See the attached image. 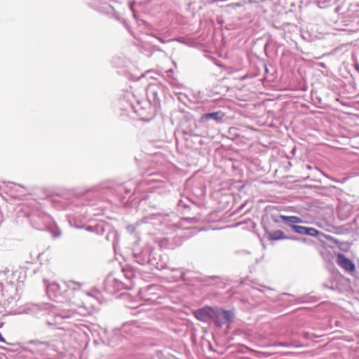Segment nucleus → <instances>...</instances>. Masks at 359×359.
Instances as JSON below:
<instances>
[{"label":"nucleus","instance_id":"f257e3e1","mask_svg":"<svg viewBox=\"0 0 359 359\" xmlns=\"http://www.w3.org/2000/svg\"><path fill=\"white\" fill-rule=\"evenodd\" d=\"M234 318V313L231 311L219 308L213 309L211 320L217 327L230 323Z\"/></svg>","mask_w":359,"mask_h":359},{"label":"nucleus","instance_id":"f03ea898","mask_svg":"<svg viewBox=\"0 0 359 359\" xmlns=\"http://www.w3.org/2000/svg\"><path fill=\"white\" fill-rule=\"evenodd\" d=\"M213 308L205 306L196 310L194 313L196 318L200 321L208 323L212 319Z\"/></svg>","mask_w":359,"mask_h":359},{"label":"nucleus","instance_id":"7ed1b4c3","mask_svg":"<svg viewBox=\"0 0 359 359\" xmlns=\"http://www.w3.org/2000/svg\"><path fill=\"white\" fill-rule=\"evenodd\" d=\"M224 117V114L221 111H215V112H211V113H206L201 116L199 122L205 124L210 120H213L216 123H220L222 121L223 118Z\"/></svg>","mask_w":359,"mask_h":359},{"label":"nucleus","instance_id":"20e7f679","mask_svg":"<svg viewBox=\"0 0 359 359\" xmlns=\"http://www.w3.org/2000/svg\"><path fill=\"white\" fill-rule=\"evenodd\" d=\"M290 227L295 233L299 235H309L316 237L319 234V231L312 227H306L296 224H292Z\"/></svg>","mask_w":359,"mask_h":359},{"label":"nucleus","instance_id":"39448f33","mask_svg":"<svg viewBox=\"0 0 359 359\" xmlns=\"http://www.w3.org/2000/svg\"><path fill=\"white\" fill-rule=\"evenodd\" d=\"M337 262L339 266L344 268L347 271H352L355 269L354 264L346 258L344 255L339 254L337 257Z\"/></svg>","mask_w":359,"mask_h":359},{"label":"nucleus","instance_id":"423d86ee","mask_svg":"<svg viewBox=\"0 0 359 359\" xmlns=\"http://www.w3.org/2000/svg\"><path fill=\"white\" fill-rule=\"evenodd\" d=\"M266 234L268 239L271 241L285 240L288 238V237H287L285 233L281 230H277L273 232L267 231Z\"/></svg>","mask_w":359,"mask_h":359},{"label":"nucleus","instance_id":"0eeeda50","mask_svg":"<svg viewBox=\"0 0 359 359\" xmlns=\"http://www.w3.org/2000/svg\"><path fill=\"white\" fill-rule=\"evenodd\" d=\"M280 218H281L285 223L290 224V226L292 224H295L302 222V219L297 216H287V215H280Z\"/></svg>","mask_w":359,"mask_h":359},{"label":"nucleus","instance_id":"6e6552de","mask_svg":"<svg viewBox=\"0 0 359 359\" xmlns=\"http://www.w3.org/2000/svg\"><path fill=\"white\" fill-rule=\"evenodd\" d=\"M128 230L130 231V232H133L135 229V226H133V225H130L127 227Z\"/></svg>","mask_w":359,"mask_h":359},{"label":"nucleus","instance_id":"1a4fd4ad","mask_svg":"<svg viewBox=\"0 0 359 359\" xmlns=\"http://www.w3.org/2000/svg\"><path fill=\"white\" fill-rule=\"evenodd\" d=\"M172 72V69H169V70L165 72V74H167V76H170Z\"/></svg>","mask_w":359,"mask_h":359},{"label":"nucleus","instance_id":"9d476101","mask_svg":"<svg viewBox=\"0 0 359 359\" xmlns=\"http://www.w3.org/2000/svg\"><path fill=\"white\" fill-rule=\"evenodd\" d=\"M274 222L278 223L279 220L278 219H273Z\"/></svg>","mask_w":359,"mask_h":359},{"label":"nucleus","instance_id":"9b49d317","mask_svg":"<svg viewBox=\"0 0 359 359\" xmlns=\"http://www.w3.org/2000/svg\"><path fill=\"white\" fill-rule=\"evenodd\" d=\"M320 66L324 67L325 65L323 63H320Z\"/></svg>","mask_w":359,"mask_h":359}]
</instances>
